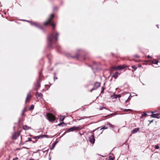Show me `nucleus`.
Masks as SVG:
<instances>
[{
    "instance_id": "1",
    "label": "nucleus",
    "mask_w": 160,
    "mask_h": 160,
    "mask_svg": "<svg viewBox=\"0 0 160 160\" xmlns=\"http://www.w3.org/2000/svg\"><path fill=\"white\" fill-rule=\"evenodd\" d=\"M59 34L58 32H57L55 35L53 33H51L48 35L47 37V42L48 47L49 48L53 49L56 48L58 51L60 52L61 47L57 43Z\"/></svg>"
},
{
    "instance_id": "2",
    "label": "nucleus",
    "mask_w": 160,
    "mask_h": 160,
    "mask_svg": "<svg viewBox=\"0 0 160 160\" xmlns=\"http://www.w3.org/2000/svg\"><path fill=\"white\" fill-rule=\"evenodd\" d=\"M54 15L53 14H51L47 21L44 23V25H47L49 24L53 27V28H54L55 27V25L54 23L51 22V20L54 18Z\"/></svg>"
},
{
    "instance_id": "3",
    "label": "nucleus",
    "mask_w": 160,
    "mask_h": 160,
    "mask_svg": "<svg viewBox=\"0 0 160 160\" xmlns=\"http://www.w3.org/2000/svg\"><path fill=\"white\" fill-rule=\"evenodd\" d=\"M82 128L80 126H74L70 128H66V130L67 131V132H73L77 130H81Z\"/></svg>"
},
{
    "instance_id": "4",
    "label": "nucleus",
    "mask_w": 160,
    "mask_h": 160,
    "mask_svg": "<svg viewBox=\"0 0 160 160\" xmlns=\"http://www.w3.org/2000/svg\"><path fill=\"white\" fill-rule=\"evenodd\" d=\"M47 117L48 119L50 122H52L55 120V117L51 114L47 113Z\"/></svg>"
},
{
    "instance_id": "5",
    "label": "nucleus",
    "mask_w": 160,
    "mask_h": 160,
    "mask_svg": "<svg viewBox=\"0 0 160 160\" xmlns=\"http://www.w3.org/2000/svg\"><path fill=\"white\" fill-rule=\"evenodd\" d=\"M100 86V83L99 82H96L94 84V87L90 90V92H92L93 90L97 89Z\"/></svg>"
},
{
    "instance_id": "6",
    "label": "nucleus",
    "mask_w": 160,
    "mask_h": 160,
    "mask_svg": "<svg viewBox=\"0 0 160 160\" xmlns=\"http://www.w3.org/2000/svg\"><path fill=\"white\" fill-rule=\"evenodd\" d=\"M31 25L32 26H34L35 27L38 28L42 30L43 31H44V29L43 28L40 26V24L39 23H37L36 22H30Z\"/></svg>"
},
{
    "instance_id": "7",
    "label": "nucleus",
    "mask_w": 160,
    "mask_h": 160,
    "mask_svg": "<svg viewBox=\"0 0 160 160\" xmlns=\"http://www.w3.org/2000/svg\"><path fill=\"white\" fill-rule=\"evenodd\" d=\"M89 141L91 144H94L95 142V139L93 135H92L89 137Z\"/></svg>"
},
{
    "instance_id": "8",
    "label": "nucleus",
    "mask_w": 160,
    "mask_h": 160,
    "mask_svg": "<svg viewBox=\"0 0 160 160\" xmlns=\"http://www.w3.org/2000/svg\"><path fill=\"white\" fill-rule=\"evenodd\" d=\"M154 112L152 111L151 113H152L151 115V117L152 118H159L160 117V113H158L157 114H154Z\"/></svg>"
},
{
    "instance_id": "9",
    "label": "nucleus",
    "mask_w": 160,
    "mask_h": 160,
    "mask_svg": "<svg viewBox=\"0 0 160 160\" xmlns=\"http://www.w3.org/2000/svg\"><path fill=\"white\" fill-rule=\"evenodd\" d=\"M31 97V93L30 92H29L27 94V96L26 98V100L25 101V102H29L30 100V98Z\"/></svg>"
},
{
    "instance_id": "10",
    "label": "nucleus",
    "mask_w": 160,
    "mask_h": 160,
    "mask_svg": "<svg viewBox=\"0 0 160 160\" xmlns=\"http://www.w3.org/2000/svg\"><path fill=\"white\" fill-rule=\"evenodd\" d=\"M35 87L34 89L36 91H38L39 88L40 87V83L38 81H37V83L35 85Z\"/></svg>"
},
{
    "instance_id": "11",
    "label": "nucleus",
    "mask_w": 160,
    "mask_h": 160,
    "mask_svg": "<svg viewBox=\"0 0 160 160\" xmlns=\"http://www.w3.org/2000/svg\"><path fill=\"white\" fill-rule=\"evenodd\" d=\"M125 65L118 66L116 67V69L118 70H122L124 69L125 68Z\"/></svg>"
},
{
    "instance_id": "12",
    "label": "nucleus",
    "mask_w": 160,
    "mask_h": 160,
    "mask_svg": "<svg viewBox=\"0 0 160 160\" xmlns=\"http://www.w3.org/2000/svg\"><path fill=\"white\" fill-rule=\"evenodd\" d=\"M35 95L37 98H41V97L42 96V94L40 92H37L35 94Z\"/></svg>"
},
{
    "instance_id": "13",
    "label": "nucleus",
    "mask_w": 160,
    "mask_h": 160,
    "mask_svg": "<svg viewBox=\"0 0 160 160\" xmlns=\"http://www.w3.org/2000/svg\"><path fill=\"white\" fill-rule=\"evenodd\" d=\"M23 129L24 130H27L31 129V128L30 127L25 125L23 126Z\"/></svg>"
},
{
    "instance_id": "14",
    "label": "nucleus",
    "mask_w": 160,
    "mask_h": 160,
    "mask_svg": "<svg viewBox=\"0 0 160 160\" xmlns=\"http://www.w3.org/2000/svg\"><path fill=\"white\" fill-rule=\"evenodd\" d=\"M139 128H135V129H134L132 130V133H135L139 131Z\"/></svg>"
},
{
    "instance_id": "15",
    "label": "nucleus",
    "mask_w": 160,
    "mask_h": 160,
    "mask_svg": "<svg viewBox=\"0 0 160 160\" xmlns=\"http://www.w3.org/2000/svg\"><path fill=\"white\" fill-rule=\"evenodd\" d=\"M100 128H101L100 130H102V129H107L108 128V125H107V123H106L105 125L101 127Z\"/></svg>"
},
{
    "instance_id": "16",
    "label": "nucleus",
    "mask_w": 160,
    "mask_h": 160,
    "mask_svg": "<svg viewBox=\"0 0 160 160\" xmlns=\"http://www.w3.org/2000/svg\"><path fill=\"white\" fill-rule=\"evenodd\" d=\"M118 72H115L112 75V77L115 79H116L118 77Z\"/></svg>"
},
{
    "instance_id": "17",
    "label": "nucleus",
    "mask_w": 160,
    "mask_h": 160,
    "mask_svg": "<svg viewBox=\"0 0 160 160\" xmlns=\"http://www.w3.org/2000/svg\"><path fill=\"white\" fill-rule=\"evenodd\" d=\"M91 68L93 71L97 68V66L95 63H94V65L91 66Z\"/></svg>"
},
{
    "instance_id": "18",
    "label": "nucleus",
    "mask_w": 160,
    "mask_h": 160,
    "mask_svg": "<svg viewBox=\"0 0 160 160\" xmlns=\"http://www.w3.org/2000/svg\"><path fill=\"white\" fill-rule=\"evenodd\" d=\"M107 123V125H108L109 127L111 128H113L114 126H113L111 124L110 122H108Z\"/></svg>"
},
{
    "instance_id": "19",
    "label": "nucleus",
    "mask_w": 160,
    "mask_h": 160,
    "mask_svg": "<svg viewBox=\"0 0 160 160\" xmlns=\"http://www.w3.org/2000/svg\"><path fill=\"white\" fill-rule=\"evenodd\" d=\"M47 135H43L38 136H37V138H43L44 137H47Z\"/></svg>"
},
{
    "instance_id": "20",
    "label": "nucleus",
    "mask_w": 160,
    "mask_h": 160,
    "mask_svg": "<svg viewBox=\"0 0 160 160\" xmlns=\"http://www.w3.org/2000/svg\"><path fill=\"white\" fill-rule=\"evenodd\" d=\"M79 57V55H78V54H76L75 56H72L71 57L72 58H76L77 59H78Z\"/></svg>"
},
{
    "instance_id": "21",
    "label": "nucleus",
    "mask_w": 160,
    "mask_h": 160,
    "mask_svg": "<svg viewBox=\"0 0 160 160\" xmlns=\"http://www.w3.org/2000/svg\"><path fill=\"white\" fill-rule=\"evenodd\" d=\"M26 110V109L25 108H24L22 110V112L21 114V116H22L24 115V113L25 112Z\"/></svg>"
},
{
    "instance_id": "22",
    "label": "nucleus",
    "mask_w": 160,
    "mask_h": 160,
    "mask_svg": "<svg viewBox=\"0 0 160 160\" xmlns=\"http://www.w3.org/2000/svg\"><path fill=\"white\" fill-rule=\"evenodd\" d=\"M19 134H20L19 133L18 134V135L17 136H16L15 135H13V136H12L13 138V139H16L18 138V137L19 136Z\"/></svg>"
},
{
    "instance_id": "23",
    "label": "nucleus",
    "mask_w": 160,
    "mask_h": 160,
    "mask_svg": "<svg viewBox=\"0 0 160 160\" xmlns=\"http://www.w3.org/2000/svg\"><path fill=\"white\" fill-rule=\"evenodd\" d=\"M158 62V61L155 60L152 61V63L154 64H157Z\"/></svg>"
},
{
    "instance_id": "24",
    "label": "nucleus",
    "mask_w": 160,
    "mask_h": 160,
    "mask_svg": "<svg viewBox=\"0 0 160 160\" xmlns=\"http://www.w3.org/2000/svg\"><path fill=\"white\" fill-rule=\"evenodd\" d=\"M34 106L33 105H32L30 108H29L28 110L29 111H30L31 110H32L33 109H34Z\"/></svg>"
},
{
    "instance_id": "25",
    "label": "nucleus",
    "mask_w": 160,
    "mask_h": 160,
    "mask_svg": "<svg viewBox=\"0 0 160 160\" xmlns=\"http://www.w3.org/2000/svg\"><path fill=\"white\" fill-rule=\"evenodd\" d=\"M65 117H63L62 116H60V119L62 121H63Z\"/></svg>"
},
{
    "instance_id": "26",
    "label": "nucleus",
    "mask_w": 160,
    "mask_h": 160,
    "mask_svg": "<svg viewBox=\"0 0 160 160\" xmlns=\"http://www.w3.org/2000/svg\"><path fill=\"white\" fill-rule=\"evenodd\" d=\"M103 109H107L106 108L104 107H100L99 108V110H102Z\"/></svg>"
},
{
    "instance_id": "27",
    "label": "nucleus",
    "mask_w": 160,
    "mask_h": 160,
    "mask_svg": "<svg viewBox=\"0 0 160 160\" xmlns=\"http://www.w3.org/2000/svg\"><path fill=\"white\" fill-rule=\"evenodd\" d=\"M109 159L110 160H114V158L112 157V156H109Z\"/></svg>"
},
{
    "instance_id": "28",
    "label": "nucleus",
    "mask_w": 160,
    "mask_h": 160,
    "mask_svg": "<svg viewBox=\"0 0 160 160\" xmlns=\"http://www.w3.org/2000/svg\"><path fill=\"white\" fill-rule=\"evenodd\" d=\"M62 124L66 125V124L65 123L63 122H60L59 124H58V125L59 126H61L62 125Z\"/></svg>"
},
{
    "instance_id": "29",
    "label": "nucleus",
    "mask_w": 160,
    "mask_h": 160,
    "mask_svg": "<svg viewBox=\"0 0 160 160\" xmlns=\"http://www.w3.org/2000/svg\"><path fill=\"white\" fill-rule=\"evenodd\" d=\"M130 95H129V97H128V99L126 100V102H128V100H130L131 99V98L132 97V96H130Z\"/></svg>"
},
{
    "instance_id": "30",
    "label": "nucleus",
    "mask_w": 160,
    "mask_h": 160,
    "mask_svg": "<svg viewBox=\"0 0 160 160\" xmlns=\"http://www.w3.org/2000/svg\"><path fill=\"white\" fill-rule=\"evenodd\" d=\"M102 90H101V93H103L104 92V87L103 86L102 87Z\"/></svg>"
},
{
    "instance_id": "31",
    "label": "nucleus",
    "mask_w": 160,
    "mask_h": 160,
    "mask_svg": "<svg viewBox=\"0 0 160 160\" xmlns=\"http://www.w3.org/2000/svg\"><path fill=\"white\" fill-rule=\"evenodd\" d=\"M132 68L134 69L135 71L137 69V67H136L135 66H132Z\"/></svg>"
},
{
    "instance_id": "32",
    "label": "nucleus",
    "mask_w": 160,
    "mask_h": 160,
    "mask_svg": "<svg viewBox=\"0 0 160 160\" xmlns=\"http://www.w3.org/2000/svg\"><path fill=\"white\" fill-rule=\"evenodd\" d=\"M154 148L156 149H159V146L158 145H155V147H154Z\"/></svg>"
},
{
    "instance_id": "33",
    "label": "nucleus",
    "mask_w": 160,
    "mask_h": 160,
    "mask_svg": "<svg viewBox=\"0 0 160 160\" xmlns=\"http://www.w3.org/2000/svg\"><path fill=\"white\" fill-rule=\"evenodd\" d=\"M32 141V139L31 138H28V140H26L25 142H27L28 141Z\"/></svg>"
},
{
    "instance_id": "34",
    "label": "nucleus",
    "mask_w": 160,
    "mask_h": 160,
    "mask_svg": "<svg viewBox=\"0 0 160 160\" xmlns=\"http://www.w3.org/2000/svg\"><path fill=\"white\" fill-rule=\"evenodd\" d=\"M124 111L126 112H127L128 111H132V110L130 109H125L124 110Z\"/></svg>"
},
{
    "instance_id": "35",
    "label": "nucleus",
    "mask_w": 160,
    "mask_h": 160,
    "mask_svg": "<svg viewBox=\"0 0 160 160\" xmlns=\"http://www.w3.org/2000/svg\"><path fill=\"white\" fill-rule=\"evenodd\" d=\"M143 114L142 115L144 117H146L147 116L148 114L146 113L145 112H143Z\"/></svg>"
},
{
    "instance_id": "36",
    "label": "nucleus",
    "mask_w": 160,
    "mask_h": 160,
    "mask_svg": "<svg viewBox=\"0 0 160 160\" xmlns=\"http://www.w3.org/2000/svg\"><path fill=\"white\" fill-rule=\"evenodd\" d=\"M118 95H115L113 96V98H118Z\"/></svg>"
},
{
    "instance_id": "37",
    "label": "nucleus",
    "mask_w": 160,
    "mask_h": 160,
    "mask_svg": "<svg viewBox=\"0 0 160 160\" xmlns=\"http://www.w3.org/2000/svg\"><path fill=\"white\" fill-rule=\"evenodd\" d=\"M134 57L135 58H139L140 57V56H139L138 55H135L134 56Z\"/></svg>"
},
{
    "instance_id": "38",
    "label": "nucleus",
    "mask_w": 160,
    "mask_h": 160,
    "mask_svg": "<svg viewBox=\"0 0 160 160\" xmlns=\"http://www.w3.org/2000/svg\"><path fill=\"white\" fill-rule=\"evenodd\" d=\"M56 143V142H54V143H53V144H52V149H53V148L55 146V145Z\"/></svg>"
},
{
    "instance_id": "39",
    "label": "nucleus",
    "mask_w": 160,
    "mask_h": 160,
    "mask_svg": "<svg viewBox=\"0 0 160 160\" xmlns=\"http://www.w3.org/2000/svg\"><path fill=\"white\" fill-rule=\"evenodd\" d=\"M142 67V65L140 64H139L138 65V68H141Z\"/></svg>"
},
{
    "instance_id": "40",
    "label": "nucleus",
    "mask_w": 160,
    "mask_h": 160,
    "mask_svg": "<svg viewBox=\"0 0 160 160\" xmlns=\"http://www.w3.org/2000/svg\"><path fill=\"white\" fill-rule=\"evenodd\" d=\"M66 130V131L64 132V133L62 135H64L65 134H66L67 132H68Z\"/></svg>"
},
{
    "instance_id": "41",
    "label": "nucleus",
    "mask_w": 160,
    "mask_h": 160,
    "mask_svg": "<svg viewBox=\"0 0 160 160\" xmlns=\"http://www.w3.org/2000/svg\"><path fill=\"white\" fill-rule=\"evenodd\" d=\"M134 61L136 62H139V60H136L135 59H134Z\"/></svg>"
},
{
    "instance_id": "42",
    "label": "nucleus",
    "mask_w": 160,
    "mask_h": 160,
    "mask_svg": "<svg viewBox=\"0 0 160 160\" xmlns=\"http://www.w3.org/2000/svg\"><path fill=\"white\" fill-rule=\"evenodd\" d=\"M18 159V158H13V160H17Z\"/></svg>"
},
{
    "instance_id": "43",
    "label": "nucleus",
    "mask_w": 160,
    "mask_h": 160,
    "mask_svg": "<svg viewBox=\"0 0 160 160\" xmlns=\"http://www.w3.org/2000/svg\"><path fill=\"white\" fill-rule=\"evenodd\" d=\"M57 9V7H54V10H55Z\"/></svg>"
},
{
    "instance_id": "44",
    "label": "nucleus",
    "mask_w": 160,
    "mask_h": 160,
    "mask_svg": "<svg viewBox=\"0 0 160 160\" xmlns=\"http://www.w3.org/2000/svg\"><path fill=\"white\" fill-rule=\"evenodd\" d=\"M143 117V116L142 114V115L140 117V118H142Z\"/></svg>"
},
{
    "instance_id": "45",
    "label": "nucleus",
    "mask_w": 160,
    "mask_h": 160,
    "mask_svg": "<svg viewBox=\"0 0 160 160\" xmlns=\"http://www.w3.org/2000/svg\"><path fill=\"white\" fill-rule=\"evenodd\" d=\"M23 20V21H26L27 22H30L29 21H28V20Z\"/></svg>"
},
{
    "instance_id": "46",
    "label": "nucleus",
    "mask_w": 160,
    "mask_h": 160,
    "mask_svg": "<svg viewBox=\"0 0 160 160\" xmlns=\"http://www.w3.org/2000/svg\"><path fill=\"white\" fill-rule=\"evenodd\" d=\"M22 148H25V149H28V148H27L26 147H23Z\"/></svg>"
},
{
    "instance_id": "47",
    "label": "nucleus",
    "mask_w": 160,
    "mask_h": 160,
    "mask_svg": "<svg viewBox=\"0 0 160 160\" xmlns=\"http://www.w3.org/2000/svg\"><path fill=\"white\" fill-rule=\"evenodd\" d=\"M40 151V150H37V151H36V152H34V153H37L38 151Z\"/></svg>"
},
{
    "instance_id": "48",
    "label": "nucleus",
    "mask_w": 160,
    "mask_h": 160,
    "mask_svg": "<svg viewBox=\"0 0 160 160\" xmlns=\"http://www.w3.org/2000/svg\"><path fill=\"white\" fill-rule=\"evenodd\" d=\"M147 58H150V56H149V55H148V56H147Z\"/></svg>"
},
{
    "instance_id": "49",
    "label": "nucleus",
    "mask_w": 160,
    "mask_h": 160,
    "mask_svg": "<svg viewBox=\"0 0 160 160\" xmlns=\"http://www.w3.org/2000/svg\"><path fill=\"white\" fill-rule=\"evenodd\" d=\"M156 26L158 28H159V25H157Z\"/></svg>"
},
{
    "instance_id": "50",
    "label": "nucleus",
    "mask_w": 160,
    "mask_h": 160,
    "mask_svg": "<svg viewBox=\"0 0 160 160\" xmlns=\"http://www.w3.org/2000/svg\"><path fill=\"white\" fill-rule=\"evenodd\" d=\"M29 160H34L33 159H30Z\"/></svg>"
},
{
    "instance_id": "51",
    "label": "nucleus",
    "mask_w": 160,
    "mask_h": 160,
    "mask_svg": "<svg viewBox=\"0 0 160 160\" xmlns=\"http://www.w3.org/2000/svg\"><path fill=\"white\" fill-rule=\"evenodd\" d=\"M83 59H85V58L84 57V58H83Z\"/></svg>"
},
{
    "instance_id": "52",
    "label": "nucleus",
    "mask_w": 160,
    "mask_h": 160,
    "mask_svg": "<svg viewBox=\"0 0 160 160\" xmlns=\"http://www.w3.org/2000/svg\"><path fill=\"white\" fill-rule=\"evenodd\" d=\"M110 115H108V116H110Z\"/></svg>"
},
{
    "instance_id": "53",
    "label": "nucleus",
    "mask_w": 160,
    "mask_h": 160,
    "mask_svg": "<svg viewBox=\"0 0 160 160\" xmlns=\"http://www.w3.org/2000/svg\"><path fill=\"white\" fill-rule=\"evenodd\" d=\"M56 79H57V78L56 77Z\"/></svg>"
},
{
    "instance_id": "54",
    "label": "nucleus",
    "mask_w": 160,
    "mask_h": 160,
    "mask_svg": "<svg viewBox=\"0 0 160 160\" xmlns=\"http://www.w3.org/2000/svg\"><path fill=\"white\" fill-rule=\"evenodd\" d=\"M55 78H54V80H55Z\"/></svg>"
},
{
    "instance_id": "55",
    "label": "nucleus",
    "mask_w": 160,
    "mask_h": 160,
    "mask_svg": "<svg viewBox=\"0 0 160 160\" xmlns=\"http://www.w3.org/2000/svg\"><path fill=\"white\" fill-rule=\"evenodd\" d=\"M15 128V127H13V128Z\"/></svg>"
},
{
    "instance_id": "56",
    "label": "nucleus",
    "mask_w": 160,
    "mask_h": 160,
    "mask_svg": "<svg viewBox=\"0 0 160 160\" xmlns=\"http://www.w3.org/2000/svg\"><path fill=\"white\" fill-rule=\"evenodd\" d=\"M37 160H39V159H37Z\"/></svg>"
}]
</instances>
